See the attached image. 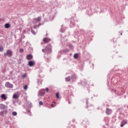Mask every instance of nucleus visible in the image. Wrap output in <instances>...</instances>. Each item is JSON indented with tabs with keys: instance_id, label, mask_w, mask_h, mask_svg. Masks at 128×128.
<instances>
[{
	"instance_id": "nucleus-31",
	"label": "nucleus",
	"mask_w": 128,
	"mask_h": 128,
	"mask_svg": "<svg viewBox=\"0 0 128 128\" xmlns=\"http://www.w3.org/2000/svg\"><path fill=\"white\" fill-rule=\"evenodd\" d=\"M39 104L40 106H42V104H44V102L42 101H40L39 102Z\"/></svg>"
},
{
	"instance_id": "nucleus-3",
	"label": "nucleus",
	"mask_w": 128,
	"mask_h": 128,
	"mask_svg": "<svg viewBox=\"0 0 128 128\" xmlns=\"http://www.w3.org/2000/svg\"><path fill=\"white\" fill-rule=\"evenodd\" d=\"M5 86L6 88H14V84L8 82H7L5 84Z\"/></svg>"
},
{
	"instance_id": "nucleus-49",
	"label": "nucleus",
	"mask_w": 128,
	"mask_h": 128,
	"mask_svg": "<svg viewBox=\"0 0 128 128\" xmlns=\"http://www.w3.org/2000/svg\"><path fill=\"white\" fill-rule=\"evenodd\" d=\"M114 92H116V90H114Z\"/></svg>"
},
{
	"instance_id": "nucleus-29",
	"label": "nucleus",
	"mask_w": 128,
	"mask_h": 128,
	"mask_svg": "<svg viewBox=\"0 0 128 128\" xmlns=\"http://www.w3.org/2000/svg\"><path fill=\"white\" fill-rule=\"evenodd\" d=\"M24 88L25 90H28V85H25L24 87Z\"/></svg>"
},
{
	"instance_id": "nucleus-35",
	"label": "nucleus",
	"mask_w": 128,
	"mask_h": 128,
	"mask_svg": "<svg viewBox=\"0 0 128 128\" xmlns=\"http://www.w3.org/2000/svg\"><path fill=\"white\" fill-rule=\"evenodd\" d=\"M6 124H10V121H6Z\"/></svg>"
},
{
	"instance_id": "nucleus-37",
	"label": "nucleus",
	"mask_w": 128,
	"mask_h": 128,
	"mask_svg": "<svg viewBox=\"0 0 128 128\" xmlns=\"http://www.w3.org/2000/svg\"><path fill=\"white\" fill-rule=\"evenodd\" d=\"M74 128V126L72 124L70 125V128Z\"/></svg>"
},
{
	"instance_id": "nucleus-24",
	"label": "nucleus",
	"mask_w": 128,
	"mask_h": 128,
	"mask_svg": "<svg viewBox=\"0 0 128 128\" xmlns=\"http://www.w3.org/2000/svg\"><path fill=\"white\" fill-rule=\"evenodd\" d=\"M26 77V74H24L22 75V78H24Z\"/></svg>"
},
{
	"instance_id": "nucleus-33",
	"label": "nucleus",
	"mask_w": 128,
	"mask_h": 128,
	"mask_svg": "<svg viewBox=\"0 0 128 128\" xmlns=\"http://www.w3.org/2000/svg\"><path fill=\"white\" fill-rule=\"evenodd\" d=\"M124 126V124L122 123V122H121V124H120V127L121 128H123V126Z\"/></svg>"
},
{
	"instance_id": "nucleus-45",
	"label": "nucleus",
	"mask_w": 128,
	"mask_h": 128,
	"mask_svg": "<svg viewBox=\"0 0 128 128\" xmlns=\"http://www.w3.org/2000/svg\"><path fill=\"white\" fill-rule=\"evenodd\" d=\"M121 36H122V33H120Z\"/></svg>"
},
{
	"instance_id": "nucleus-38",
	"label": "nucleus",
	"mask_w": 128,
	"mask_h": 128,
	"mask_svg": "<svg viewBox=\"0 0 128 128\" xmlns=\"http://www.w3.org/2000/svg\"><path fill=\"white\" fill-rule=\"evenodd\" d=\"M16 94H20L21 92H17Z\"/></svg>"
},
{
	"instance_id": "nucleus-34",
	"label": "nucleus",
	"mask_w": 128,
	"mask_h": 128,
	"mask_svg": "<svg viewBox=\"0 0 128 128\" xmlns=\"http://www.w3.org/2000/svg\"><path fill=\"white\" fill-rule=\"evenodd\" d=\"M45 90H46V92H48V90H49L48 88H46Z\"/></svg>"
},
{
	"instance_id": "nucleus-39",
	"label": "nucleus",
	"mask_w": 128,
	"mask_h": 128,
	"mask_svg": "<svg viewBox=\"0 0 128 128\" xmlns=\"http://www.w3.org/2000/svg\"><path fill=\"white\" fill-rule=\"evenodd\" d=\"M38 28V26H33V28Z\"/></svg>"
},
{
	"instance_id": "nucleus-12",
	"label": "nucleus",
	"mask_w": 128,
	"mask_h": 128,
	"mask_svg": "<svg viewBox=\"0 0 128 128\" xmlns=\"http://www.w3.org/2000/svg\"><path fill=\"white\" fill-rule=\"evenodd\" d=\"M70 80H72L70 76H69L66 78V82H70Z\"/></svg>"
},
{
	"instance_id": "nucleus-15",
	"label": "nucleus",
	"mask_w": 128,
	"mask_h": 128,
	"mask_svg": "<svg viewBox=\"0 0 128 128\" xmlns=\"http://www.w3.org/2000/svg\"><path fill=\"white\" fill-rule=\"evenodd\" d=\"M79 70H84V66L82 64L78 65Z\"/></svg>"
},
{
	"instance_id": "nucleus-4",
	"label": "nucleus",
	"mask_w": 128,
	"mask_h": 128,
	"mask_svg": "<svg viewBox=\"0 0 128 128\" xmlns=\"http://www.w3.org/2000/svg\"><path fill=\"white\" fill-rule=\"evenodd\" d=\"M76 78H78V76H76V74H73L71 76V80L72 82H75L76 80Z\"/></svg>"
},
{
	"instance_id": "nucleus-22",
	"label": "nucleus",
	"mask_w": 128,
	"mask_h": 128,
	"mask_svg": "<svg viewBox=\"0 0 128 128\" xmlns=\"http://www.w3.org/2000/svg\"><path fill=\"white\" fill-rule=\"evenodd\" d=\"M83 102H86V104L88 106V99H86V100H84Z\"/></svg>"
},
{
	"instance_id": "nucleus-30",
	"label": "nucleus",
	"mask_w": 128,
	"mask_h": 128,
	"mask_svg": "<svg viewBox=\"0 0 128 128\" xmlns=\"http://www.w3.org/2000/svg\"><path fill=\"white\" fill-rule=\"evenodd\" d=\"M37 82L38 85H40V84H42V82H40V80H38V79L37 80Z\"/></svg>"
},
{
	"instance_id": "nucleus-1",
	"label": "nucleus",
	"mask_w": 128,
	"mask_h": 128,
	"mask_svg": "<svg viewBox=\"0 0 128 128\" xmlns=\"http://www.w3.org/2000/svg\"><path fill=\"white\" fill-rule=\"evenodd\" d=\"M42 52H46L48 54L52 53V45L48 44L46 47L45 49L42 50Z\"/></svg>"
},
{
	"instance_id": "nucleus-20",
	"label": "nucleus",
	"mask_w": 128,
	"mask_h": 128,
	"mask_svg": "<svg viewBox=\"0 0 128 128\" xmlns=\"http://www.w3.org/2000/svg\"><path fill=\"white\" fill-rule=\"evenodd\" d=\"M18 113L16 112H12V116H17Z\"/></svg>"
},
{
	"instance_id": "nucleus-46",
	"label": "nucleus",
	"mask_w": 128,
	"mask_h": 128,
	"mask_svg": "<svg viewBox=\"0 0 128 128\" xmlns=\"http://www.w3.org/2000/svg\"><path fill=\"white\" fill-rule=\"evenodd\" d=\"M88 108V105H87V108Z\"/></svg>"
},
{
	"instance_id": "nucleus-7",
	"label": "nucleus",
	"mask_w": 128,
	"mask_h": 128,
	"mask_svg": "<svg viewBox=\"0 0 128 128\" xmlns=\"http://www.w3.org/2000/svg\"><path fill=\"white\" fill-rule=\"evenodd\" d=\"M8 108V106L2 104H0V110H6Z\"/></svg>"
},
{
	"instance_id": "nucleus-41",
	"label": "nucleus",
	"mask_w": 128,
	"mask_h": 128,
	"mask_svg": "<svg viewBox=\"0 0 128 128\" xmlns=\"http://www.w3.org/2000/svg\"><path fill=\"white\" fill-rule=\"evenodd\" d=\"M118 118L119 120H120V119L122 118V117H120V116H119L118 117Z\"/></svg>"
},
{
	"instance_id": "nucleus-42",
	"label": "nucleus",
	"mask_w": 128,
	"mask_h": 128,
	"mask_svg": "<svg viewBox=\"0 0 128 128\" xmlns=\"http://www.w3.org/2000/svg\"><path fill=\"white\" fill-rule=\"evenodd\" d=\"M24 106V108L26 109V106Z\"/></svg>"
},
{
	"instance_id": "nucleus-27",
	"label": "nucleus",
	"mask_w": 128,
	"mask_h": 128,
	"mask_svg": "<svg viewBox=\"0 0 128 128\" xmlns=\"http://www.w3.org/2000/svg\"><path fill=\"white\" fill-rule=\"evenodd\" d=\"M19 52L21 54H22V52H24V48H20V50H19Z\"/></svg>"
},
{
	"instance_id": "nucleus-47",
	"label": "nucleus",
	"mask_w": 128,
	"mask_h": 128,
	"mask_svg": "<svg viewBox=\"0 0 128 128\" xmlns=\"http://www.w3.org/2000/svg\"><path fill=\"white\" fill-rule=\"evenodd\" d=\"M67 52H70V50H67Z\"/></svg>"
},
{
	"instance_id": "nucleus-25",
	"label": "nucleus",
	"mask_w": 128,
	"mask_h": 128,
	"mask_svg": "<svg viewBox=\"0 0 128 128\" xmlns=\"http://www.w3.org/2000/svg\"><path fill=\"white\" fill-rule=\"evenodd\" d=\"M4 47H2V46H0V52H2L4 51Z\"/></svg>"
},
{
	"instance_id": "nucleus-43",
	"label": "nucleus",
	"mask_w": 128,
	"mask_h": 128,
	"mask_svg": "<svg viewBox=\"0 0 128 128\" xmlns=\"http://www.w3.org/2000/svg\"><path fill=\"white\" fill-rule=\"evenodd\" d=\"M40 24H39L38 25V26H40Z\"/></svg>"
},
{
	"instance_id": "nucleus-23",
	"label": "nucleus",
	"mask_w": 128,
	"mask_h": 128,
	"mask_svg": "<svg viewBox=\"0 0 128 128\" xmlns=\"http://www.w3.org/2000/svg\"><path fill=\"white\" fill-rule=\"evenodd\" d=\"M122 124H128V122L126 121V120H123L122 122Z\"/></svg>"
},
{
	"instance_id": "nucleus-17",
	"label": "nucleus",
	"mask_w": 128,
	"mask_h": 128,
	"mask_svg": "<svg viewBox=\"0 0 128 128\" xmlns=\"http://www.w3.org/2000/svg\"><path fill=\"white\" fill-rule=\"evenodd\" d=\"M13 98H15V100H16L17 98H18V96L16 94H14L13 95Z\"/></svg>"
},
{
	"instance_id": "nucleus-16",
	"label": "nucleus",
	"mask_w": 128,
	"mask_h": 128,
	"mask_svg": "<svg viewBox=\"0 0 128 128\" xmlns=\"http://www.w3.org/2000/svg\"><path fill=\"white\" fill-rule=\"evenodd\" d=\"M88 124V120L85 119L84 120H83L82 124Z\"/></svg>"
},
{
	"instance_id": "nucleus-19",
	"label": "nucleus",
	"mask_w": 128,
	"mask_h": 128,
	"mask_svg": "<svg viewBox=\"0 0 128 128\" xmlns=\"http://www.w3.org/2000/svg\"><path fill=\"white\" fill-rule=\"evenodd\" d=\"M74 58H78V54H75L74 55Z\"/></svg>"
},
{
	"instance_id": "nucleus-6",
	"label": "nucleus",
	"mask_w": 128,
	"mask_h": 128,
	"mask_svg": "<svg viewBox=\"0 0 128 128\" xmlns=\"http://www.w3.org/2000/svg\"><path fill=\"white\" fill-rule=\"evenodd\" d=\"M46 94V90L44 89H42L38 92V96H41Z\"/></svg>"
},
{
	"instance_id": "nucleus-2",
	"label": "nucleus",
	"mask_w": 128,
	"mask_h": 128,
	"mask_svg": "<svg viewBox=\"0 0 128 128\" xmlns=\"http://www.w3.org/2000/svg\"><path fill=\"white\" fill-rule=\"evenodd\" d=\"M4 56H8V58H10L12 56V51L10 50H8L6 53H4Z\"/></svg>"
},
{
	"instance_id": "nucleus-10",
	"label": "nucleus",
	"mask_w": 128,
	"mask_h": 128,
	"mask_svg": "<svg viewBox=\"0 0 128 128\" xmlns=\"http://www.w3.org/2000/svg\"><path fill=\"white\" fill-rule=\"evenodd\" d=\"M27 60H32L33 56H32V54H28V55L26 56Z\"/></svg>"
},
{
	"instance_id": "nucleus-36",
	"label": "nucleus",
	"mask_w": 128,
	"mask_h": 128,
	"mask_svg": "<svg viewBox=\"0 0 128 128\" xmlns=\"http://www.w3.org/2000/svg\"><path fill=\"white\" fill-rule=\"evenodd\" d=\"M30 68H32V66H34V64H28Z\"/></svg>"
},
{
	"instance_id": "nucleus-5",
	"label": "nucleus",
	"mask_w": 128,
	"mask_h": 128,
	"mask_svg": "<svg viewBox=\"0 0 128 128\" xmlns=\"http://www.w3.org/2000/svg\"><path fill=\"white\" fill-rule=\"evenodd\" d=\"M112 109L107 108L106 110V114L107 116H110V114H112Z\"/></svg>"
},
{
	"instance_id": "nucleus-8",
	"label": "nucleus",
	"mask_w": 128,
	"mask_h": 128,
	"mask_svg": "<svg viewBox=\"0 0 128 128\" xmlns=\"http://www.w3.org/2000/svg\"><path fill=\"white\" fill-rule=\"evenodd\" d=\"M80 82L82 86H86V84H88V83L86 82V80L84 79L82 80Z\"/></svg>"
},
{
	"instance_id": "nucleus-40",
	"label": "nucleus",
	"mask_w": 128,
	"mask_h": 128,
	"mask_svg": "<svg viewBox=\"0 0 128 128\" xmlns=\"http://www.w3.org/2000/svg\"><path fill=\"white\" fill-rule=\"evenodd\" d=\"M51 106L52 108H54V104H51Z\"/></svg>"
},
{
	"instance_id": "nucleus-44",
	"label": "nucleus",
	"mask_w": 128,
	"mask_h": 128,
	"mask_svg": "<svg viewBox=\"0 0 128 128\" xmlns=\"http://www.w3.org/2000/svg\"><path fill=\"white\" fill-rule=\"evenodd\" d=\"M92 68H94V64L92 65Z\"/></svg>"
},
{
	"instance_id": "nucleus-28",
	"label": "nucleus",
	"mask_w": 128,
	"mask_h": 128,
	"mask_svg": "<svg viewBox=\"0 0 128 128\" xmlns=\"http://www.w3.org/2000/svg\"><path fill=\"white\" fill-rule=\"evenodd\" d=\"M31 32H32V34H36V32H35L34 30H32V29L31 30Z\"/></svg>"
},
{
	"instance_id": "nucleus-18",
	"label": "nucleus",
	"mask_w": 128,
	"mask_h": 128,
	"mask_svg": "<svg viewBox=\"0 0 128 128\" xmlns=\"http://www.w3.org/2000/svg\"><path fill=\"white\" fill-rule=\"evenodd\" d=\"M26 104L28 108H32V104L30 102H28L26 103Z\"/></svg>"
},
{
	"instance_id": "nucleus-32",
	"label": "nucleus",
	"mask_w": 128,
	"mask_h": 128,
	"mask_svg": "<svg viewBox=\"0 0 128 128\" xmlns=\"http://www.w3.org/2000/svg\"><path fill=\"white\" fill-rule=\"evenodd\" d=\"M42 20V18L40 17H38V18H37V20H38V22H40V20Z\"/></svg>"
},
{
	"instance_id": "nucleus-21",
	"label": "nucleus",
	"mask_w": 128,
	"mask_h": 128,
	"mask_svg": "<svg viewBox=\"0 0 128 128\" xmlns=\"http://www.w3.org/2000/svg\"><path fill=\"white\" fill-rule=\"evenodd\" d=\"M56 98H60V93L59 92L56 93Z\"/></svg>"
},
{
	"instance_id": "nucleus-26",
	"label": "nucleus",
	"mask_w": 128,
	"mask_h": 128,
	"mask_svg": "<svg viewBox=\"0 0 128 128\" xmlns=\"http://www.w3.org/2000/svg\"><path fill=\"white\" fill-rule=\"evenodd\" d=\"M4 114H6V111H2V112H0V114L1 116H3L4 115Z\"/></svg>"
},
{
	"instance_id": "nucleus-9",
	"label": "nucleus",
	"mask_w": 128,
	"mask_h": 128,
	"mask_svg": "<svg viewBox=\"0 0 128 128\" xmlns=\"http://www.w3.org/2000/svg\"><path fill=\"white\" fill-rule=\"evenodd\" d=\"M44 42H45V44H48L50 42V39L48 38H44L43 39Z\"/></svg>"
},
{
	"instance_id": "nucleus-48",
	"label": "nucleus",
	"mask_w": 128,
	"mask_h": 128,
	"mask_svg": "<svg viewBox=\"0 0 128 128\" xmlns=\"http://www.w3.org/2000/svg\"><path fill=\"white\" fill-rule=\"evenodd\" d=\"M10 72V74H12V72Z\"/></svg>"
},
{
	"instance_id": "nucleus-14",
	"label": "nucleus",
	"mask_w": 128,
	"mask_h": 128,
	"mask_svg": "<svg viewBox=\"0 0 128 128\" xmlns=\"http://www.w3.org/2000/svg\"><path fill=\"white\" fill-rule=\"evenodd\" d=\"M28 64H36V62L34 61H30L28 62Z\"/></svg>"
},
{
	"instance_id": "nucleus-11",
	"label": "nucleus",
	"mask_w": 128,
	"mask_h": 128,
	"mask_svg": "<svg viewBox=\"0 0 128 128\" xmlns=\"http://www.w3.org/2000/svg\"><path fill=\"white\" fill-rule=\"evenodd\" d=\"M0 97H1V98H2V100H6L7 98L6 96V94H2Z\"/></svg>"
},
{
	"instance_id": "nucleus-13",
	"label": "nucleus",
	"mask_w": 128,
	"mask_h": 128,
	"mask_svg": "<svg viewBox=\"0 0 128 128\" xmlns=\"http://www.w3.org/2000/svg\"><path fill=\"white\" fill-rule=\"evenodd\" d=\"M6 28H10V25L9 24H6L4 25Z\"/></svg>"
}]
</instances>
